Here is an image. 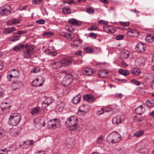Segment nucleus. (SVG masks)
Returning a JSON list of instances; mask_svg holds the SVG:
<instances>
[{"label": "nucleus", "instance_id": "nucleus-1", "mask_svg": "<svg viewBox=\"0 0 154 154\" xmlns=\"http://www.w3.org/2000/svg\"><path fill=\"white\" fill-rule=\"evenodd\" d=\"M21 119V116L20 114L17 113H12L9 119V124L13 126H16L20 123Z\"/></svg>", "mask_w": 154, "mask_h": 154}, {"label": "nucleus", "instance_id": "nucleus-2", "mask_svg": "<svg viewBox=\"0 0 154 154\" xmlns=\"http://www.w3.org/2000/svg\"><path fill=\"white\" fill-rule=\"evenodd\" d=\"M78 120L77 118L71 116L67 119L65 122V125L66 127L70 128L73 127L72 128L70 129V130L72 131H75L76 129L75 126L77 124Z\"/></svg>", "mask_w": 154, "mask_h": 154}, {"label": "nucleus", "instance_id": "nucleus-3", "mask_svg": "<svg viewBox=\"0 0 154 154\" xmlns=\"http://www.w3.org/2000/svg\"><path fill=\"white\" fill-rule=\"evenodd\" d=\"M107 139L112 143H116L122 140L121 136L118 133L112 132L107 137Z\"/></svg>", "mask_w": 154, "mask_h": 154}, {"label": "nucleus", "instance_id": "nucleus-4", "mask_svg": "<svg viewBox=\"0 0 154 154\" xmlns=\"http://www.w3.org/2000/svg\"><path fill=\"white\" fill-rule=\"evenodd\" d=\"M20 71L17 69H14L10 70L8 73V78L11 81V79H18L19 78Z\"/></svg>", "mask_w": 154, "mask_h": 154}, {"label": "nucleus", "instance_id": "nucleus-5", "mask_svg": "<svg viewBox=\"0 0 154 154\" xmlns=\"http://www.w3.org/2000/svg\"><path fill=\"white\" fill-rule=\"evenodd\" d=\"M55 63L57 67H54V68L57 69L63 66L71 65L72 64V61L69 59H65L60 60Z\"/></svg>", "mask_w": 154, "mask_h": 154}, {"label": "nucleus", "instance_id": "nucleus-6", "mask_svg": "<svg viewBox=\"0 0 154 154\" xmlns=\"http://www.w3.org/2000/svg\"><path fill=\"white\" fill-rule=\"evenodd\" d=\"M11 9L10 6L8 5L0 9V14L2 16L6 15L9 14L11 12Z\"/></svg>", "mask_w": 154, "mask_h": 154}, {"label": "nucleus", "instance_id": "nucleus-7", "mask_svg": "<svg viewBox=\"0 0 154 154\" xmlns=\"http://www.w3.org/2000/svg\"><path fill=\"white\" fill-rule=\"evenodd\" d=\"M25 47L26 48V51L25 52V54L30 56L32 54L33 51L35 48V46L33 45L28 44Z\"/></svg>", "mask_w": 154, "mask_h": 154}, {"label": "nucleus", "instance_id": "nucleus-8", "mask_svg": "<svg viewBox=\"0 0 154 154\" xmlns=\"http://www.w3.org/2000/svg\"><path fill=\"white\" fill-rule=\"evenodd\" d=\"M23 85V83L21 81H16L12 83L11 87L13 90H15L22 87Z\"/></svg>", "mask_w": 154, "mask_h": 154}, {"label": "nucleus", "instance_id": "nucleus-9", "mask_svg": "<svg viewBox=\"0 0 154 154\" xmlns=\"http://www.w3.org/2000/svg\"><path fill=\"white\" fill-rule=\"evenodd\" d=\"M63 85L64 86H68L72 82V77L70 75H67L63 78Z\"/></svg>", "mask_w": 154, "mask_h": 154}, {"label": "nucleus", "instance_id": "nucleus-10", "mask_svg": "<svg viewBox=\"0 0 154 154\" xmlns=\"http://www.w3.org/2000/svg\"><path fill=\"white\" fill-rule=\"evenodd\" d=\"M135 65L138 68H141L144 66L145 60L143 58L137 59L135 63Z\"/></svg>", "mask_w": 154, "mask_h": 154}, {"label": "nucleus", "instance_id": "nucleus-11", "mask_svg": "<svg viewBox=\"0 0 154 154\" xmlns=\"http://www.w3.org/2000/svg\"><path fill=\"white\" fill-rule=\"evenodd\" d=\"M145 105H140L135 109V112L137 114L141 115L145 111Z\"/></svg>", "mask_w": 154, "mask_h": 154}, {"label": "nucleus", "instance_id": "nucleus-12", "mask_svg": "<svg viewBox=\"0 0 154 154\" xmlns=\"http://www.w3.org/2000/svg\"><path fill=\"white\" fill-rule=\"evenodd\" d=\"M136 48L138 51L143 52L146 49V47L144 44L139 43L136 46Z\"/></svg>", "mask_w": 154, "mask_h": 154}, {"label": "nucleus", "instance_id": "nucleus-13", "mask_svg": "<svg viewBox=\"0 0 154 154\" xmlns=\"http://www.w3.org/2000/svg\"><path fill=\"white\" fill-rule=\"evenodd\" d=\"M83 99L90 103L93 102L95 100V97L91 94H87L83 96Z\"/></svg>", "mask_w": 154, "mask_h": 154}, {"label": "nucleus", "instance_id": "nucleus-14", "mask_svg": "<svg viewBox=\"0 0 154 154\" xmlns=\"http://www.w3.org/2000/svg\"><path fill=\"white\" fill-rule=\"evenodd\" d=\"M16 30V28L14 27L7 28L4 29L3 33L6 34H8Z\"/></svg>", "mask_w": 154, "mask_h": 154}, {"label": "nucleus", "instance_id": "nucleus-15", "mask_svg": "<svg viewBox=\"0 0 154 154\" xmlns=\"http://www.w3.org/2000/svg\"><path fill=\"white\" fill-rule=\"evenodd\" d=\"M29 140H27L26 141L21 142L20 144V146L23 149H26L29 146V143H29Z\"/></svg>", "mask_w": 154, "mask_h": 154}, {"label": "nucleus", "instance_id": "nucleus-16", "mask_svg": "<svg viewBox=\"0 0 154 154\" xmlns=\"http://www.w3.org/2000/svg\"><path fill=\"white\" fill-rule=\"evenodd\" d=\"M128 34L130 36L135 37L138 36L140 35V32L134 30H132L128 31Z\"/></svg>", "mask_w": 154, "mask_h": 154}, {"label": "nucleus", "instance_id": "nucleus-17", "mask_svg": "<svg viewBox=\"0 0 154 154\" xmlns=\"http://www.w3.org/2000/svg\"><path fill=\"white\" fill-rule=\"evenodd\" d=\"M81 42V40L80 38H78V39H75L73 40L71 43V45L73 48L78 47L79 45Z\"/></svg>", "mask_w": 154, "mask_h": 154}, {"label": "nucleus", "instance_id": "nucleus-18", "mask_svg": "<svg viewBox=\"0 0 154 154\" xmlns=\"http://www.w3.org/2000/svg\"><path fill=\"white\" fill-rule=\"evenodd\" d=\"M144 133L143 130L140 129L137 131L135 133H134L133 137H139L143 135Z\"/></svg>", "mask_w": 154, "mask_h": 154}, {"label": "nucleus", "instance_id": "nucleus-19", "mask_svg": "<svg viewBox=\"0 0 154 154\" xmlns=\"http://www.w3.org/2000/svg\"><path fill=\"white\" fill-rule=\"evenodd\" d=\"M68 22L70 24L77 26H79L81 24V23L79 21L73 18L69 19L68 20Z\"/></svg>", "mask_w": 154, "mask_h": 154}, {"label": "nucleus", "instance_id": "nucleus-20", "mask_svg": "<svg viewBox=\"0 0 154 154\" xmlns=\"http://www.w3.org/2000/svg\"><path fill=\"white\" fill-rule=\"evenodd\" d=\"M112 122L113 124L117 125L121 123L122 121L119 116H116L112 118Z\"/></svg>", "mask_w": 154, "mask_h": 154}, {"label": "nucleus", "instance_id": "nucleus-21", "mask_svg": "<svg viewBox=\"0 0 154 154\" xmlns=\"http://www.w3.org/2000/svg\"><path fill=\"white\" fill-rule=\"evenodd\" d=\"M81 96L80 94H78L72 100V102L74 104H77L80 102L81 100Z\"/></svg>", "mask_w": 154, "mask_h": 154}, {"label": "nucleus", "instance_id": "nucleus-22", "mask_svg": "<svg viewBox=\"0 0 154 154\" xmlns=\"http://www.w3.org/2000/svg\"><path fill=\"white\" fill-rule=\"evenodd\" d=\"M41 109L40 107L37 106L33 108L32 110L31 113L33 115L36 114H38L41 111Z\"/></svg>", "mask_w": 154, "mask_h": 154}, {"label": "nucleus", "instance_id": "nucleus-23", "mask_svg": "<svg viewBox=\"0 0 154 154\" xmlns=\"http://www.w3.org/2000/svg\"><path fill=\"white\" fill-rule=\"evenodd\" d=\"M146 42L152 43L154 40V36L150 35H147L145 38Z\"/></svg>", "mask_w": 154, "mask_h": 154}, {"label": "nucleus", "instance_id": "nucleus-24", "mask_svg": "<svg viewBox=\"0 0 154 154\" xmlns=\"http://www.w3.org/2000/svg\"><path fill=\"white\" fill-rule=\"evenodd\" d=\"M129 56V53L127 51H123L121 54V57L123 59H125Z\"/></svg>", "mask_w": 154, "mask_h": 154}, {"label": "nucleus", "instance_id": "nucleus-25", "mask_svg": "<svg viewBox=\"0 0 154 154\" xmlns=\"http://www.w3.org/2000/svg\"><path fill=\"white\" fill-rule=\"evenodd\" d=\"M45 51L46 54L51 56H55L57 55V53L55 51H51L50 49L45 50Z\"/></svg>", "mask_w": 154, "mask_h": 154}, {"label": "nucleus", "instance_id": "nucleus-26", "mask_svg": "<svg viewBox=\"0 0 154 154\" xmlns=\"http://www.w3.org/2000/svg\"><path fill=\"white\" fill-rule=\"evenodd\" d=\"M24 47L25 46L24 45L20 43L15 47L14 50L15 51H20L21 49L24 48Z\"/></svg>", "mask_w": 154, "mask_h": 154}, {"label": "nucleus", "instance_id": "nucleus-27", "mask_svg": "<svg viewBox=\"0 0 154 154\" xmlns=\"http://www.w3.org/2000/svg\"><path fill=\"white\" fill-rule=\"evenodd\" d=\"M83 73L84 74L86 75H90L93 73L92 69H86L83 71Z\"/></svg>", "mask_w": 154, "mask_h": 154}, {"label": "nucleus", "instance_id": "nucleus-28", "mask_svg": "<svg viewBox=\"0 0 154 154\" xmlns=\"http://www.w3.org/2000/svg\"><path fill=\"white\" fill-rule=\"evenodd\" d=\"M108 73V72L105 71H99L98 73V74L100 77L102 78H105L107 77L106 74Z\"/></svg>", "mask_w": 154, "mask_h": 154}, {"label": "nucleus", "instance_id": "nucleus-29", "mask_svg": "<svg viewBox=\"0 0 154 154\" xmlns=\"http://www.w3.org/2000/svg\"><path fill=\"white\" fill-rule=\"evenodd\" d=\"M84 51L88 53H92L94 52V49L90 47H86L84 48Z\"/></svg>", "mask_w": 154, "mask_h": 154}, {"label": "nucleus", "instance_id": "nucleus-30", "mask_svg": "<svg viewBox=\"0 0 154 154\" xmlns=\"http://www.w3.org/2000/svg\"><path fill=\"white\" fill-rule=\"evenodd\" d=\"M88 106L87 105L83 104L79 108V112H82L85 113L86 112V110L85 108V107Z\"/></svg>", "mask_w": 154, "mask_h": 154}, {"label": "nucleus", "instance_id": "nucleus-31", "mask_svg": "<svg viewBox=\"0 0 154 154\" xmlns=\"http://www.w3.org/2000/svg\"><path fill=\"white\" fill-rule=\"evenodd\" d=\"M134 121L135 122H141L144 120V118L143 117H138L136 116L133 119Z\"/></svg>", "mask_w": 154, "mask_h": 154}, {"label": "nucleus", "instance_id": "nucleus-32", "mask_svg": "<svg viewBox=\"0 0 154 154\" xmlns=\"http://www.w3.org/2000/svg\"><path fill=\"white\" fill-rule=\"evenodd\" d=\"M131 72L135 75H138L141 72L137 68H133L131 69Z\"/></svg>", "mask_w": 154, "mask_h": 154}, {"label": "nucleus", "instance_id": "nucleus-33", "mask_svg": "<svg viewBox=\"0 0 154 154\" xmlns=\"http://www.w3.org/2000/svg\"><path fill=\"white\" fill-rule=\"evenodd\" d=\"M8 103H7V102H3L2 103V104H1V108L2 109V111L4 110V109H8L11 106V105H9V106H4V105L6 104L7 105L8 104Z\"/></svg>", "mask_w": 154, "mask_h": 154}, {"label": "nucleus", "instance_id": "nucleus-34", "mask_svg": "<svg viewBox=\"0 0 154 154\" xmlns=\"http://www.w3.org/2000/svg\"><path fill=\"white\" fill-rule=\"evenodd\" d=\"M86 12L89 14L94 13V9L92 7H88L86 8Z\"/></svg>", "mask_w": 154, "mask_h": 154}, {"label": "nucleus", "instance_id": "nucleus-35", "mask_svg": "<svg viewBox=\"0 0 154 154\" xmlns=\"http://www.w3.org/2000/svg\"><path fill=\"white\" fill-rule=\"evenodd\" d=\"M146 105L149 107H153L154 106V100H151L146 101Z\"/></svg>", "mask_w": 154, "mask_h": 154}, {"label": "nucleus", "instance_id": "nucleus-36", "mask_svg": "<svg viewBox=\"0 0 154 154\" xmlns=\"http://www.w3.org/2000/svg\"><path fill=\"white\" fill-rule=\"evenodd\" d=\"M118 72L119 73L125 76H127L129 74V72H128L122 69H119L118 71Z\"/></svg>", "mask_w": 154, "mask_h": 154}, {"label": "nucleus", "instance_id": "nucleus-37", "mask_svg": "<svg viewBox=\"0 0 154 154\" xmlns=\"http://www.w3.org/2000/svg\"><path fill=\"white\" fill-rule=\"evenodd\" d=\"M20 36H11L9 38V40L11 42H14L19 39Z\"/></svg>", "mask_w": 154, "mask_h": 154}, {"label": "nucleus", "instance_id": "nucleus-38", "mask_svg": "<svg viewBox=\"0 0 154 154\" xmlns=\"http://www.w3.org/2000/svg\"><path fill=\"white\" fill-rule=\"evenodd\" d=\"M56 109L59 111H61L63 110L64 108V104L63 103H61L59 104L56 106Z\"/></svg>", "mask_w": 154, "mask_h": 154}, {"label": "nucleus", "instance_id": "nucleus-39", "mask_svg": "<svg viewBox=\"0 0 154 154\" xmlns=\"http://www.w3.org/2000/svg\"><path fill=\"white\" fill-rule=\"evenodd\" d=\"M71 34L69 33H64L62 36H63L66 38L71 40L73 38H72L71 37Z\"/></svg>", "mask_w": 154, "mask_h": 154}, {"label": "nucleus", "instance_id": "nucleus-40", "mask_svg": "<svg viewBox=\"0 0 154 154\" xmlns=\"http://www.w3.org/2000/svg\"><path fill=\"white\" fill-rule=\"evenodd\" d=\"M63 12L65 14H69L71 13V11L69 8H64L62 9Z\"/></svg>", "mask_w": 154, "mask_h": 154}, {"label": "nucleus", "instance_id": "nucleus-41", "mask_svg": "<svg viewBox=\"0 0 154 154\" xmlns=\"http://www.w3.org/2000/svg\"><path fill=\"white\" fill-rule=\"evenodd\" d=\"M37 121L39 122V123L40 125L43 126L44 127L45 126V123L44 119H38Z\"/></svg>", "mask_w": 154, "mask_h": 154}, {"label": "nucleus", "instance_id": "nucleus-42", "mask_svg": "<svg viewBox=\"0 0 154 154\" xmlns=\"http://www.w3.org/2000/svg\"><path fill=\"white\" fill-rule=\"evenodd\" d=\"M40 68L38 67H34L31 70V71L32 73H37L40 71Z\"/></svg>", "mask_w": 154, "mask_h": 154}, {"label": "nucleus", "instance_id": "nucleus-43", "mask_svg": "<svg viewBox=\"0 0 154 154\" xmlns=\"http://www.w3.org/2000/svg\"><path fill=\"white\" fill-rule=\"evenodd\" d=\"M103 136H100L97 139V142L98 144H101L102 143L103 141Z\"/></svg>", "mask_w": 154, "mask_h": 154}, {"label": "nucleus", "instance_id": "nucleus-44", "mask_svg": "<svg viewBox=\"0 0 154 154\" xmlns=\"http://www.w3.org/2000/svg\"><path fill=\"white\" fill-rule=\"evenodd\" d=\"M52 100H51V98L50 97L47 98L44 101V103L46 104H47L48 106L50 103L52 102Z\"/></svg>", "mask_w": 154, "mask_h": 154}, {"label": "nucleus", "instance_id": "nucleus-45", "mask_svg": "<svg viewBox=\"0 0 154 154\" xmlns=\"http://www.w3.org/2000/svg\"><path fill=\"white\" fill-rule=\"evenodd\" d=\"M10 131L12 133L13 135L16 136L18 134V132L16 131L15 129L14 128H11L10 130Z\"/></svg>", "mask_w": 154, "mask_h": 154}, {"label": "nucleus", "instance_id": "nucleus-46", "mask_svg": "<svg viewBox=\"0 0 154 154\" xmlns=\"http://www.w3.org/2000/svg\"><path fill=\"white\" fill-rule=\"evenodd\" d=\"M36 23L41 24H43L45 23V20L43 19H40L36 21Z\"/></svg>", "mask_w": 154, "mask_h": 154}, {"label": "nucleus", "instance_id": "nucleus-47", "mask_svg": "<svg viewBox=\"0 0 154 154\" xmlns=\"http://www.w3.org/2000/svg\"><path fill=\"white\" fill-rule=\"evenodd\" d=\"M98 28L95 25H93L88 29V30L92 31L97 30Z\"/></svg>", "mask_w": 154, "mask_h": 154}, {"label": "nucleus", "instance_id": "nucleus-48", "mask_svg": "<svg viewBox=\"0 0 154 154\" xmlns=\"http://www.w3.org/2000/svg\"><path fill=\"white\" fill-rule=\"evenodd\" d=\"M119 23L120 24L124 26H128L130 24V23L129 22L120 21Z\"/></svg>", "mask_w": 154, "mask_h": 154}, {"label": "nucleus", "instance_id": "nucleus-49", "mask_svg": "<svg viewBox=\"0 0 154 154\" xmlns=\"http://www.w3.org/2000/svg\"><path fill=\"white\" fill-rule=\"evenodd\" d=\"M131 82L137 85H139L141 84V82L140 81L135 79L132 80Z\"/></svg>", "mask_w": 154, "mask_h": 154}, {"label": "nucleus", "instance_id": "nucleus-50", "mask_svg": "<svg viewBox=\"0 0 154 154\" xmlns=\"http://www.w3.org/2000/svg\"><path fill=\"white\" fill-rule=\"evenodd\" d=\"M8 152L6 149H1L0 150V154H8Z\"/></svg>", "mask_w": 154, "mask_h": 154}, {"label": "nucleus", "instance_id": "nucleus-51", "mask_svg": "<svg viewBox=\"0 0 154 154\" xmlns=\"http://www.w3.org/2000/svg\"><path fill=\"white\" fill-rule=\"evenodd\" d=\"M98 23L100 24L102 23L103 24H104L106 25H107L108 23V21H105L103 20L98 21Z\"/></svg>", "mask_w": 154, "mask_h": 154}, {"label": "nucleus", "instance_id": "nucleus-52", "mask_svg": "<svg viewBox=\"0 0 154 154\" xmlns=\"http://www.w3.org/2000/svg\"><path fill=\"white\" fill-rule=\"evenodd\" d=\"M89 37H91L93 38H96L97 37V35L96 34L93 32L90 33L89 34Z\"/></svg>", "mask_w": 154, "mask_h": 154}, {"label": "nucleus", "instance_id": "nucleus-53", "mask_svg": "<svg viewBox=\"0 0 154 154\" xmlns=\"http://www.w3.org/2000/svg\"><path fill=\"white\" fill-rule=\"evenodd\" d=\"M5 135V132L3 129H0V138H2L3 136Z\"/></svg>", "mask_w": 154, "mask_h": 154}, {"label": "nucleus", "instance_id": "nucleus-54", "mask_svg": "<svg viewBox=\"0 0 154 154\" xmlns=\"http://www.w3.org/2000/svg\"><path fill=\"white\" fill-rule=\"evenodd\" d=\"M27 32V31L26 30H23L18 31V33L19 35H21L23 34H25Z\"/></svg>", "mask_w": 154, "mask_h": 154}, {"label": "nucleus", "instance_id": "nucleus-55", "mask_svg": "<svg viewBox=\"0 0 154 154\" xmlns=\"http://www.w3.org/2000/svg\"><path fill=\"white\" fill-rule=\"evenodd\" d=\"M124 37L123 35H119L116 37V38L117 40H120L123 39Z\"/></svg>", "mask_w": 154, "mask_h": 154}, {"label": "nucleus", "instance_id": "nucleus-56", "mask_svg": "<svg viewBox=\"0 0 154 154\" xmlns=\"http://www.w3.org/2000/svg\"><path fill=\"white\" fill-rule=\"evenodd\" d=\"M14 24H18L20 23L19 20L18 19H13Z\"/></svg>", "mask_w": 154, "mask_h": 154}, {"label": "nucleus", "instance_id": "nucleus-57", "mask_svg": "<svg viewBox=\"0 0 154 154\" xmlns=\"http://www.w3.org/2000/svg\"><path fill=\"white\" fill-rule=\"evenodd\" d=\"M7 24L8 25H11L14 24L13 19L9 20V21L7 22Z\"/></svg>", "mask_w": 154, "mask_h": 154}, {"label": "nucleus", "instance_id": "nucleus-58", "mask_svg": "<svg viewBox=\"0 0 154 154\" xmlns=\"http://www.w3.org/2000/svg\"><path fill=\"white\" fill-rule=\"evenodd\" d=\"M40 0H33L32 3L34 4H38L40 3Z\"/></svg>", "mask_w": 154, "mask_h": 154}, {"label": "nucleus", "instance_id": "nucleus-59", "mask_svg": "<svg viewBox=\"0 0 154 154\" xmlns=\"http://www.w3.org/2000/svg\"><path fill=\"white\" fill-rule=\"evenodd\" d=\"M44 35L45 36H49L53 35V33L50 32H46L44 33Z\"/></svg>", "mask_w": 154, "mask_h": 154}, {"label": "nucleus", "instance_id": "nucleus-60", "mask_svg": "<svg viewBox=\"0 0 154 154\" xmlns=\"http://www.w3.org/2000/svg\"><path fill=\"white\" fill-rule=\"evenodd\" d=\"M35 154H45L43 151L41 150L35 152Z\"/></svg>", "mask_w": 154, "mask_h": 154}, {"label": "nucleus", "instance_id": "nucleus-61", "mask_svg": "<svg viewBox=\"0 0 154 154\" xmlns=\"http://www.w3.org/2000/svg\"><path fill=\"white\" fill-rule=\"evenodd\" d=\"M115 96L116 97H119L120 98H122V95L121 93L115 95Z\"/></svg>", "mask_w": 154, "mask_h": 154}, {"label": "nucleus", "instance_id": "nucleus-62", "mask_svg": "<svg viewBox=\"0 0 154 154\" xmlns=\"http://www.w3.org/2000/svg\"><path fill=\"white\" fill-rule=\"evenodd\" d=\"M100 0L101 2L103 3L104 4H108L109 3V2L108 0Z\"/></svg>", "mask_w": 154, "mask_h": 154}, {"label": "nucleus", "instance_id": "nucleus-63", "mask_svg": "<svg viewBox=\"0 0 154 154\" xmlns=\"http://www.w3.org/2000/svg\"><path fill=\"white\" fill-rule=\"evenodd\" d=\"M75 54L77 55L81 56L82 55V52L81 51H79L75 53Z\"/></svg>", "mask_w": 154, "mask_h": 154}, {"label": "nucleus", "instance_id": "nucleus-64", "mask_svg": "<svg viewBox=\"0 0 154 154\" xmlns=\"http://www.w3.org/2000/svg\"><path fill=\"white\" fill-rule=\"evenodd\" d=\"M121 63L122 65L124 67H126L127 66V63L124 61H122Z\"/></svg>", "mask_w": 154, "mask_h": 154}]
</instances>
